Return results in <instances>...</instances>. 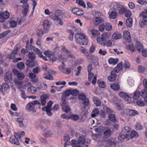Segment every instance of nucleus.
Returning <instances> with one entry per match:
<instances>
[{
    "label": "nucleus",
    "instance_id": "obj_41",
    "mask_svg": "<svg viewBox=\"0 0 147 147\" xmlns=\"http://www.w3.org/2000/svg\"><path fill=\"white\" fill-rule=\"evenodd\" d=\"M43 77L45 79L51 80H52L53 79L52 76L50 74L47 75V74H44Z\"/></svg>",
    "mask_w": 147,
    "mask_h": 147
},
{
    "label": "nucleus",
    "instance_id": "obj_3",
    "mask_svg": "<svg viewBox=\"0 0 147 147\" xmlns=\"http://www.w3.org/2000/svg\"><path fill=\"white\" fill-rule=\"evenodd\" d=\"M142 20L139 22V25L141 27L144 26V25H147V9L145 11L143 12L140 14Z\"/></svg>",
    "mask_w": 147,
    "mask_h": 147
},
{
    "label": "nucleus",
    "instance_id": "obj_39",
    "mask_svg": "<svg viewBox=\"0 0 147 147\" xmlns=\"http://www.w3.org/2000/svg\"><path fill=\"white\" fill-rule=\"evenodd\" d=\"M25 75L23 73L19 72L16 76L18 79L19 80H22L25 78Z\"/></svg>",
    "mask_w": 147,
    "mask_h": 147
},
{
    "label": "nucleus",
    "instance_id": "obj_59",
    "mask_svg": "<svg viewBox=\"0 0 147 147\" xmlns=\"http://www.w3.org/2000/svg\"><path fill=\"white\" fill-rule=\"evenodd\" d=\"M111 34L109 32H104L102 35V37H105V38H108L110 36Z\"/></svg>",
    "mask_w": 147,
    "mask_h": 147
},
{
    "label": "nucleus",
    "instance_id": "obj_24",
    "mask_svg": "<svg viewBox=\"0 0 147 147\" xmlns=\"http://www.w3.org/2000/svg\"><path fill=\"white\" fill-rule=\"evenodd\" d=\"M23 7L24 8V9L22 11V13L24 16H26L28 9V4L26 3L24 5H23Z\"/></svg>",
    "mask_w": 147,
    "mask_h": 147
},
{
    "label": "nucleus",
    "instance_id": "obj_7",
    "mask_svg": "<svg viewBox=\"0 0 147 147\" xmlns=\"http://www.w3.org/2000/svg\"><path fill=\"white\" fill-rule=\"evenodd\" d=\"M36 104L40 105V103L38 102V100H35L32 102L29 103L26 107V109L29 111H34L33 109L34 108V106Z\"/></svg>",
    "mask_w": 147,
    "mask_h": 147
},
{
    "label": "nucleus",
    "instance_id": "obj_35",
    "mask_svg": "<svg viewBox=\"0 0 147 147\" xmlns=\"http://www.w3.org/2000/svg\"><path fill=\"white\" fill-rule=\"evenodd\" d=\"M110 87L112 89H113L115 91H117L120 88V86L117 84H114L110 85Z\"/></svg>",
    "mask_w": 147,
    "mask_h": 147
},
{
    "label": "nucleus",
    "instance_id": "obj_43",
    "mask_svg": "<svg viewBox=\"0 0 147 147\" xmlns=\"http://www.w3.org/2000/svg\"><path fill=\"white\" fill-rule=\"evenodd\" d=\"M98 60L97 58L95 56H93L92 57V58L90 61L93 64H98Z\"/></svg>",
    "mask_w": 147,
    "mask_h": 147
},
{
    "label": "nucleus",
    "instance_id": "obj_51",
    "mask_svg": "<svg viewBox=\"0 0 147 147\" xmlns=\"http://www.w3.org/2000/svg\"><path fill=\"white\" fill-rule=\"evenodd\" d=\"M76 2L77 3H78L80 5L83 7L84 8H85V4L82 0H76Z\"/></svg>",
    "mask_w": 147,
    "mask_h": 147
},
{
    "label": "nucleus",
    "instance_id": "obj_23",
    "mask_svg": "<svg viewBox=\"0 0 147 147\" xmlns=\"http://www.w3.org/2000/svg\"><path fill=\"white\" fill-rule=\"evenodd\" d=\"M104 130V134L105 136H109L112 134L111 129L109 127L105 128Z\"/></svg>",
    "mask_w": 147,
    "mask_h": 147
},
{
    "label": "nucleus",
    "instance_id": "obj_60",
    "mask_svg": "<svg viewBox=\"0 0 147 147\" xmlns=\"http://www.w3.org/2000/svg\"><path fill=\"white\" fill-rule=\"evenodd\" d=\"M86 98V95L82 93H80L78 95V98L82 100Z\"/></svg>",
    "mask_w": 147,
    "mask_h": 147
},
{
    "label": "nucleus",
    "instance_id": "obj_18",
    "mask_svg": "<svg viewBox=\"0 0 147 147\" xmlns=\"http://www.w3.org/2000/svg\"><path fill=\"white\" fill-rule=\"evenodd\" d=\"M44 54L46 57L49 58L52 56L55 55V52H52L49 50H47L44 52Z\"/></svg>",
    "mask_w": 147,
    "mask_h": 147
},
{
    "label": "nucleus",
    "instance_id": "obj_30",
    "mask_svg": "<svg viewBox=\"0 0 147 147\" xmlns=\"http://www.w3.org/2000/svg\"><path fill=\"white\" fill-rule=\"evenodd\" d=\"M123 67V65H117L112 71H114V73H118L122 69Z\"/></svg>",
    "mask_w": 147,
    "mask_h": 147
},
{
    "label": "nucleus",
    "instance_id": "obj_55",
    "mask_svg": "<svg viewBox=\"0 0 147 147\" xmlns=\"http://www.w3.org/2000/svg\"><path fill=\"white\" fill-rule=\"evenodd\" d=\"M62 108L63 110L66 113H68L70 111V109L69 106L67 105L64 107H62Z\"/></svg>",
    "mask_w": 147,
    "mask_h": 147
},
{
    "label": "nucleus",
    "instance_id": "obj_61",
    "mask_svg": "<svg viewBox=\"0 0 147 147\" xmlns=\"http://www.w3.org/2000/svg\"><path fill=\"white\" fill-rule=\"evenodd\" d=\"M105 25L104 24H102L99 25V30L101 32H103L105 29Z\"/></svg>",
    "mask_w": 147,
    "mask_h": 147
},
{
    "label": "nucleus",
    "instance_id": "obj_52",
    "mask_svg": "<svg viewBox=\"0 0 147 147\" xmlns=\"http://www.w3.org/2000/svg\"><path fill=\"white\" fill-rule=\"evenodd\" d=\"M70 119L74 121L77 120L79 118V116L76 114L71 115L70 117Z\"/></svg>",
    "mask_w": 147,
    "mask_h": 147
},
{
    "label": "nucleus",
    "instance_id": "obj_6",
    "mask_svg": "<svg viewBox=\"0 0 147 147\" xmlns=\"http://www.w3.org/2000/svg\"><path fill=\"white\" fill-rule=\"evenodd\" d=\"M53 104V102L51 101H49L47 103V105L45 107L42 108V110L46 112L47 114L49 116H51L52 114L51 111L52 110L51 106Z\"/></svg>",
    "mask_w": 147,
    "mask_h": 147
},
{
    "label": "nucleus",
    "instance_id": "obj_8",
    "mask_svg": "<svg viewBox=\"0 0 147 147\" xmlns=\"http://www.w3.org/2000/svg\"><path fill=\"white\" fill-rule=\"evenodd\" d=\"M43 25L44 32L45 33L48 32L50 26V22L48 20H45L43 22Z\"/></svg>",
    "mask_w": 147,
    "mask_h": 147
},
{
    "label": "nucleus",
    "instance_id": "obj_29",
    "mask_svg": "<svg viewBox=\"0 0 147 147\" xmlns=\"http://www.w3.org/2000/svg\"><path fill=\"white\" fill-rule=\"evenodd\" d=\"M93 99L94 102L96 106H99L101 105V102L98 98L94 97L93 98Z\"/></svg>",
    "mask_w": 147,
    "mask_h": 147
},
{
    "label": "nucleus",
    "instance_id": "obj_4",
    "mask_svg": "<svg viewBox=\"0 0 147 147\" xmlns=\"http://www.w3.org/2000/svg\"><path fill=\"white\" fill-rule=\"evenodd\" d=\"M28 56L29 58L31 60H28L26 62V64H36L37 63L36 61L34 62V61L36 58V56L34 53L29 52Z\"/></svg>",
    "mask_w": 147,
    "mask_h": 147
},
{
    "label": "nucleus",
    "instance_id": "obj_40",
    "mask_svg": "<svg viewBox=\"0 0 147 147\" xmlns=\"http://www.w3.org/2000/svg\"><path fill=\"white\" fill-rule=\"evenodd\" d=\"M99 114V111L97 109H95L92 112L91 116L92 117H94L98 115Z\"/></svg>",
    "mask_w": 147,
    "mask_h": 147
},
{
    "label": "nucleus",
    "instance_id": "obj_11",
    "mask_svg": "<svg viewBox=\"0 0 147 147\" xmlns=\"http://www.w3.org/2000/svg\"><path fill=\"white\" fill-rule=\"evenodd\" d=\"M78 141L81 144H84L86 147L88 146V145L89 143V142L88 141H86V139L83 136H81L79 137Z\"/></svg>",
    "mask_w": 147,
    "mask_h": 147
},
{
    "label": "nucleus",
    "instance_id": "obj_28",
    "mask_svg": "<svg viewBox=\"0 0 147 147\" xmlns=\"http://www.w3.org/2000/svg\"><path fill=\"white\" fill-rule=\"evenodd\" d=\"M93 22L95 25H98L102 22V20L100 17H96L93 19Z\"/></svg>",
    "mask_w": 147,
    "mask_h": 147
},
{
    "label": "nucleus",
    "instance_id": "obj_45",
    "mask_svg": "<svg viewBox=\"0 0 147 147\" xmlns=\"http://www.w3.org/2000/svg\"><path fill=\"white\" fill-rule=\"evenodd\" d=\"M112 43L110 40H109L107 42H105L103 46H106L107 47H111L112 45Z\"/></svg>",
    "mask_w": 147,
    "mask_h": 147
},
{
    "label": "nucleus",
    "instance_id": "obj_10",
    "mask_svg": "<svg viewBox=\"0 0 147 147\" xmlns=\"http://www.w3.org/2000/svg\"><path fill=\"white\" fill-rule=\"evenodd\" d=\"M124 38L125 41L129 42L131 40V35L129 32L128 30H125L123 32Z\"/></svg>",
    "mask_w": 147,
    "mask_h": 147
},
{
    "label": "nucleus",
    "instance_id": "obj_19",
    "mask_svg": "<svg viewBox=\"0 0 147 147\" xmlns=\"http://www.w3.org/2000/svg\"><path fill=\"white\" fill-rule=\"evenodd\" d=\"M135 45L136 49L138 52H140L143 49V45L140 42L137 41Z\"/></svg>",
    "mask_w": 147,
    "mask_h": 147
},
{
    "label": "nucleus",
    "instance_id": "obj_53",
    "mask_svg": "<svg viewBox=\"0 0 147 147\" xmlns=\"http://www.w3.org/2000/svg\"><path fill=\"white\" fill-rule=\"evenodd\" d=\"M71 94L73 96H76L79 94V91L78 90L76 89L72 90L71 89Z\"/></svg>",
    "mask_w": 147,
    "mask_h": 147
},
{
    "label": "nucleus",
    "instance_id": "obj_22",
    "mask_svg": "<svg viewBox=\"0 0 147 147\" xmlns=\"http://www.w3.org/2000/svg\"><path fill=\"white\" fill-rule=\"evenodd\" d=\"M49 98V96L47 94H44L42 95L41 96V100L42 105L43 106L45 105L46 103V100Z\"/></svg>",
    "mask_w": 147,
    "mask_h": 147
},
{
    "label": "nucleus",
    "instance_id": "obj_46",
    "mask_svg": "<svg viewBox=\"0 0 147 147\" xmlns=\"http://www.w3.org/2000/svg\"><path fill=\"white\" fill-rule=\"evenodd\" d=\"M82 103L85 106H88L90 104L88 99L86 98L82 100Z\"/></svg>",
    "mask_w": 147,
    "mask_h": 147
},
{
    "label": "nucleus",
    "instance_id": "obj_62",
    "mask_svg": "<svg viewBox=\"0 0 147 147\" xmlns=\"http://www.w3.org/2000/svg\"><path fill=\"white\" fill-rule=\"evenodd\" d=\"M10 25L11 27H15L17 25V22L15 21L12 20L10 22Z\"/></svg>",
    "mask_w": 147,
    "mask_h": 147
},
{
    "label": "nucleus",
    "instance_id": "obj_38",
    "mask_svg": "<svg viewBox=\"0 0 147 147\" xmlns=\"http://www.w3.org/2000/svg\"><path fill=\"white\" fill-rule=\"evenodd\" d=\"M28 91L29 92L33 94L36 92V89L35 87L31 86L28 88Z\"/></svg>",
    "mask_w": 147,
    "mask_h": 147
},
{
    "label": "nucleus",
    "instance_id": "obj_17",
    "mask_svg": "<svg viewBox=\"0 0 147 147\" xmlns=\"http://www.w3.org/2000/svg\"><path fill=\"white\" fill-rule=\"evenodd\" d=\"M97 42L100 45L103 46L105 42L106 41V39L105 37H99L97 38Z\"/></svg>",
    "mask_w": 147,
    "mask_h": 147
},
{
    "label": "nucleus",
    "instance_id": "obj_1",
    "mask_svg": "<svg viewBox=\"0 0 147 147\" xmlns=\"http://www.w3.org/2000/svg\"><path fill=\"white\" fill-rule=\"evenodd\" d=\"M45 13L46 15H49V17L53 20L59 22L60 25H63V22L61 18V12L60 10H57L53 12H50L49 9H46L45 10Z\"/></svg>",
    "mask_w": 147,
    "mask_h": 147
},
{
    "label": "nucleus",
    "instance_id": "obj_13",
    "mask_svg": "<svg viewBox=\"0 0 147 147\" xmlns=\"http://www.w3.org/2000/svg\"><path fill=\"white\" fill-rule=\"evenodd\" d=\"M125 113L130 116H134L138 114V112L135 110L127 109L125 111Z\"/></svg>",
    "mask_w": 147,
    "mask_h": 147
},
{
    "label": "nucleus",
    "instance_id": "obj_63",
    "mask_svg": "<svg viewBox=\"0 0 147 147\" xmlns=\"http://www.w3.org/2000/svg\"><path fill=\"white\" fill-rule=\"evenodd\" d=\"M84 61L82 59H78L75 61V64H80L83 63Z\"/></svg>",
    "mask_w": 147,
    "mask_h": 147
},
{
    "label": "nucleus",
    "instance_id": "obj_57",
    "mask_svg": "<svg viewBox=\"0 0 147 147\" xmlns=\"http://www.w3.org/2000/svg\"><path fill=\"white\" fill-rule=\"evenodd\" d=\"M147 91L146 89L143 90L142 91L141 94L143 98H146L147 97Z\"/></svg>",
    "mask_w": 147,
    "mask_h": 147
},
{
    "label": "nucleus",
    "instance_id": "obj_36",
    "mask_svg": "<svg viewBox=\"0 0 147 147\" xmlns=\"http://www.w3.org/2000/svg\"><path fill=\"white\" fill-rule=\"evenodd\" d=\"M72 145L74 147H80L81 146L80 143L78 140L77 141L72 140Z\"/></svg>",
    "mask_w": 147,
    "mask_h": 147
},
{
    "label": "nucleus",
    "instance_id": "obj_26",
    "mask_svg": "<svg viewBox=\"0 0 147 147\" xmlns=\"http://www.w3.org/2000/svg\"><path fill=\"white\" fill-rule=\"evenodd\" d=\"M129 137L126 135L121 132L118 137V139L120 141H123L125 139L128 138Z\"/></svg>",
    "mask_w": 147,
    "mask_h": 147
},
{
    "label": "nucleus",
    "instance_id": "obj_64",
    "mask_svg": "<svg viewBox=\"0 0 147 147\" xmlns=\"http://www.w3.org/2000/svg\"><path fill=\"white\" fill-rule=\"evenodd\" d=\"M125 14L126 17H130L131 15V12L130 10H127L125 11Z\"/></svg>",
    "mask_w": 147,
    "mask_h": 147
},
{
    "label": "nucleus",
    "instance_id": "obj_58",
    "mask_svg": "<svg viewBox=\"0 0 147 147\" xmlns=\"http://www.w3.org/2000/svg\"><path fill=\"white\" fill-rule=\"evenodd\" d=\"M26 49H27L28 50L33 49V47H34L33 46H32L30 45H29L28 41L26 42Z\"/></svg>",
    "mask_w": 147,
    "mask_h": 147
},
{
    "label": "nucleus",
    "instance_id": "obj_56",
    "mask_svg": "<svg viewBox=\"0 0 147 147\" xmlns=\"http://www.w3.org/2000/svg\"><path fill=\"white\" fill-rule=\"evenodd\" d=\"M44 31H42L41 30L39 29L37 30L36 35L38 36V37H41L43 34Z\"/></svg>",
    "mask_w": 147,
    "mask_h": 147
},
{
    "label": "nucleus",
    "instance_id": "obj_9",
    "mask_svg": "<svg viewBox=\"0 0 147 147\" xmlns=\"http://www.w3.org/2000/svg\"><path fill=\"white\" fill-rule=\"evenodd\" d=\"M12 74L10 71H8L6 73L4 77L5 81L7 83H9L12 80Z\"/></svg>",
    "mask_w": 147,
    "mask_h": 147
},
{
    "label": "nucleus",
    "instance_id": "obj_21",
    "mask_svg": "<svg viewBox=\"0 0 147 147\" xmlns=\"http://www.w3.org/2000/svg\"><path fill=\"white\" fill-rule=\"evenodd\" d=\"M117 75L114 73V71H112L111 72V76H108V79L110 82H113L114 81L116 78Z\"/></svg>",
    "mask_w": 147,
    "mask_h": 147
},
{
    "label": "nucleus",
    "instance_id": "obj_5",
    "mask_svg": "<svg viewBox=\"0 0 147 147\" xmlns=\"http://www.w3.org/2000/svg\"><path fill=\"white\" fill-rule=\"evenodd\" d=\"M107 112L109 114V118L110 121L112 122H115L116 121V119L115 114H113L114 111L111 110L107 107H105Z\"/></svg>",
    "mask_w": 147,
    "mask_h": 147
},
{
    "label": "nucleus",
    "instance_id": "obj_47",
    "mask_svg": "<svg viewBox=\"0 0 147 147\" xmlns=\"http://www.w3.org/2000/svg\"><path fill=\"white\" fill-rule=\"evenodd\" d=\"M130 135L131 138H133L135 137H138V134L136 131L132 130L131 132Z\"/></svg>",
    "mask_w": 147,
    "mask_h": 147
},
{
    "label": "nucleus",
    "instance_id": "obj_42",
    "mask_svg": "<svg viewBox=\"0 0 147 147\" xmlns=\"http://www.w3.org/2000/svg\"><path fill=\"white\" fill-rule=\"evenodd\" d=\"M91 33L92 36L94 37L100 35V32L98 30H91Z\"/></svg>",
    "mask_w": 147,
    "mask_h": 147
},
{
    "label": "nucleus",
    "instance_id": "obj_14",
    "mask_svg": "<svg viewBox=\"0 0 147 147\" xmlns=\"http://www.w3.org/2000/svg\"><path fill=\"white\" fill-rule=\"evenodd\" d=\"M67 58H65L62 54H58L57 57V60L59 62H61L63 64L67 60Z\"/></svg>",
    "mask_w": 147,
    "mask_h": 147
},
{
    "label": "nucleus",
    "instance_id": "obj_32",
    "mask_svg": "<svg viewBox=\"0 0 147 147\" xmlns=\"http://www.w3.org/2000/svg\"><path fill=\"white\" fill-rule=\"evenodd\" d=\"M108 61L110 64H116L118 62V59L117 58L114 59L111 58L109 59Z\"/></svg>",
    "mask_w": 147,
    "mask_h": 147
},
{
    "label": "nucleus",
    "instance_id": "obj_31",
    "mask_svg": "<svg viewBox=\"0 0 147 147\" xmlns=\"http://www.w3.org/2000/svg\"><path fill=\"white\" fill-rule=\"evenodd\" d=\"M133 24V20L132 18H129L126 20V25L129 27H131Z\"/></svg>",
    "mask_w": 147,
    "mask_h": 147
},
{
    "label": "nucleus",
    "instance_id": "obj_48",
    "mask_svg": "<svg viewBox=\"0 0 147 147\" xmlns=\"http://www.w3.org/2000/svg\"><path fill=\"white\" fill-rule=\"evenodd\" d=\"M71 89H68L64 92L62 93V95L63 96L67 97L70 94H71Z\"/></svg>",
    "mask_w": 147,
    "mask_h": 147
},
{
    "label": "nucleus",
    "instance_id": "obj_15",
    "mask_svg": "<svg viewBox=\"0 0 147 147\" xmlns=\"http://www.w3.org/2000/svg\"><path fill=\"white\" fill-rule=\"evenodd\" d=\"M131 128L129 127L126 126L123 129L122 132L129 137L131 134Z\"/></svg>",
    "mask_w": 147,
    "mask_h": 147
},
{
    "label": "nucleus",
    "instance_id": "obj_20",
    "mask_svg": "<svg viewBox=\"0 0 147 147\" xmlns=\"http://www.w3.org/2000/svg\"><path fill=\"white\" fill-rule=\"evenodd\" d=\"M9 16V14L7 11L3 12L0 15V19H8Z\"/></svg>",
    "mask_w": 147,
    "mask_h": 147
},
{
    "label": "nucleus",
    "instance_id": "obj_25",
    "mask_svg": "<svg viewBox=\"0 0 147 147\" xmlns=\"http://www.w3.org/2000/svg\"><path fill=\"white\" fill-rule=\"evenodd\" d=\"M112 38L114 40H118L121 38L122 36L120 33L116 32L114 33L112 36Z\"/></svg>",
    "mask_w": 147,
    "mask_h": 147
},
{
    "label": "nucleus",
    "instance_id": "obj_37",
    "mask_svg": "<svg viewBox=\"0 0 147 147\" xmlns=\"http://www.w3.org/2000/svg\"><path fill=\"white\" fill-rule=\"evenodd\" d=\"M105 29L107 31H110L112 29V27L111 24L109 23H107L105 25Z\"/></svg>",
    "mask_w": 147,
    "mask_h": 147
},
{
    "label": "nucleus",
    "instance_id": "obj_50",
    "mask_svg": "<svg viewBox=\"0 0 147 147\" xmlns=\"http://www.w3.org/2000/svg\"><path fill=\"white\" fill-rule=\"evenodd\" d=\"M137 105L140 106H144L145 105V103L142 100L139 99L136 101Z\"/></svg>",
    "mask_w": 147,
    "mask_h": 147
},
{
    "label": "nucleus",
    "instance_id": "obj_33",
    "mask_svg": "<svg viewBox=\"0 0 147 147\" xmlns=\"http://www.w3.org/2000/svg\"><path fill=\"white\" fill-rule=\"evenodd\" d=\"M140 95L141 94L139 91H136L134 93L133 98L134 100H137L139 98Z\"/></svg>",
    "mask_w": 147,
    "mask_h": 147
},
{
    "label": "nucleus",
    "instance_id": "obj_12",
    "mask_svg": "<svg viewBox=\"0 0 147 147\" xmlns=\"http://www.w3.org/2000/svg\"><path fill=\"white\" fill-rule=\"evenodd\" d=\"M33 50L36 51V53L38 55V56L40 58L42 59L45 61H47V58L42 55L40 50L39 49L36 48L34 47H33Z\"/></svg>",
    "mask_w": 147,
    "mask_h": 147
},
{
    "label": "nucleus",
    "instance_id": "obj_27",
    "mask_svg": "<svg viewBox=\"0 0 147 147\" xmlns=\"http://www.w3.org/2000/svg\"><path fill=\"white\" fill-rule=\"evenodd\" d=\"M10 142L17 145H20V143L18 142V138L15 137H11L10 139Z\"/></svg>",
    "mask_w": 147,
    "mask_h": 147
},
{
    "label": "nucleus",
    "instance_id": "obj_34",
    "mask_svg": "<svg viewBox=\"0 0 147 147\" xmlns=\"http://www.w3.org/2000/svg\"><path fill=\"white\" fill-rule=\"evenodd\" d=\"M119 96L125 98H129V96L127 93L123 92H121L119 93Z\"/></svg>",
    "mask_w": 147,
    "mask_h": 147
},
{
    "label": "nucleus",
    "instance_id": "obj_44",
    "mask_svg": "<svg viewBox=\"0 0 147 147\" xmlns=\"http://www.w3.org/2000/svg\"><path fill=\"white\" fill-rule=\"evenodd\" d=\"M117 13L115 11L112 12L110 14L109 17L111 19H115L117 17Z\"/></svg>",
    "mask_w": 147,
    "mask_h": 147
},
{
    "label": "nucleus",
    "instance_id": "obj_49",
    "mask_svg": "<svg viewBox=\"0 0 147 147\" xmlns=\"http://www.w3.org/2000/svg\"><path fill=\"white\" fill-rule=\"evenodd\" d=\"M13 82L17 86L21 85L23 83L22 81L20 80H18L16 79H14Z\"/></svg>",
    "mask_w": 147,
    "mask_h": 147
},
{
    "label": "nucleus",
    "instance_id": "obj_54",
    "mask_svg": "<svg viewBox=\"0 0 147 147\" xmlns=\"http://www.w3.org/2000/svg\"><path fill=\"white\" fill-rule=\"evenodd\" d=\"M105 107H107L106 106H104L103 107V110H102L101 111L100 113V115H101V116L102 117H105V111H107Z\"/></svg>",
    "mask_w": 147,
    "mask_h": 147
},
{
    "label": "nucleus",
    "instance_id": "obj_2",
    "mask_svg": "<svg viewBox=\"0 0 147 147\" xmlns=\"http://www.w3.org/2000/svg\"><path fill=\"white\" fill-rule=\"evenodd\" d=\"M75 38L76 42L81 45H87L88 42V39L84 34L78 33L75 35Z\"/></svg>",
    "mask_w": 147,
    "mask_h": 147
},
{
    "label": "nucleus",
    "instance_id": "obj_16",
    "mask_svg": "<svg viewBox=\"0 0 147 147\" xmlns=\"http://www.w3.org/2000/svg\"><path fill=\"white\" fill-rule=\"evenodd\" d=\"M72 13L78 16H80L83 14V12L82 10L77 8H73L71 11Z\"/></svg>",
    "mask_w": 147,
    "mask_h": 147
}]
</instances>
